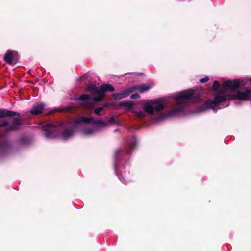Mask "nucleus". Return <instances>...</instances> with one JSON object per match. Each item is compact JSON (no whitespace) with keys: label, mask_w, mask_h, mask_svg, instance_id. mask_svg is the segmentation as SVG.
<instances>
[{"label":"nucleus","mask_w":251,"mask_h":251,"mask_svg":"<svg viewBox=\"0 0 251 251\" xmlns=\"http://www.w3.org/2000/svg\"><path fill=\"white\" fill-rule=\"evenodd\" d=\"M134 88H129L124 90L122 93H115L113 95L114 98L116 100H120L127 97L131 93L133 92Z\"/></svg>","instance_id":"9d476101"},{"label":"nucleus","mask_w":251,"mask_h":251,"mask_svg":"<svg viewBox=\"0 0 251 251\" xmlns=\"http://www.w3.org/2000/svg\"><path fill=\"white\" fill-rule=\"evenodd\" d=\"M195 98L194 91L192 89L185 90L174 95L176 104L178 106L179 108H182L185 106L189 100Z\"/></svg>","instance_id":"20e7f679"},{"label":"nucleus","mask_w":251,"mask_h":251,"mask_svg":"<svg viewBox=\"0 0 251 251\" xmlns=\"http://www.w3.org/2000/svg\"><path fill=\"white\" fill-rule=\"evenodd\" d=\"M180 109L179 108H176V109H175L174 110H173L171 112V115H173V114H175L178 111H179Z\"/></svg>","instance_id":"aec40b11"},{"label":"nucleus","mask_w":251,"mask_h":251,"mask_svg":"<svg viewBox=\"0 0 251 251\" xmlns=\"http://www.w3.org/2000/svg\"><path fill=\"white\" fill-rule=\"evenodd\" d=\"M114 122V117H111L109 118V123H113Z\"/></svg>","instance_id":"412c9836"},{"label":"nucleus","mask_w":251,"mask_h":251,"mask_svg":"<svg viewBox=\"0 0 251 251\" xmlns=\"http://www.w3.org/2000/svg\"><path fill=\"white\" fill-rule=\"evenodd\" d=\"M47 125L49 127H51L54 126L52 124H51V123L47 124Z\"/></svg>","instance_id":"4be33fe9"},{"label":"nucleus","mask_w":251,"mask_h":251,"mask_svg":"<svg viewBox=\"0 0 251 251\" xmlns=\"http://www.w3.org/2000/svg\"><path fill=\"white\" fill-rule=\"evenodd\" d=\"M250 81L251 82V79H250Z\"/></svg>","instance_id":"5701e85b"},{"label":"nucleus","mask_w":251,"mask_h":251,"mask_svg":"<svg viewBox=\"0 0 251 251\" xmlns=\"http://www.w3.org/2000/svg\"><path fill=\"white\" fill-rule=\"evenodd\" d=\"M4 60L10 64H15L18 60V56L16 52L8 51L4 57Z\"/></svg>","instance_id":"0eeeda50"},{"label":"nucleus","mask_w":251,"mask_h":251,"mask_svg":"<svg viewBox=\"0 0 251 251\" xmlns=\"http://www.w3.org/2000/svg\"><path fill=\"white\" fill-rule=\"evenodd\" d=\"M151 88V87L149 85H142L136 87H131V88H134L133 91L136 90H137L140 93H143L149 90Z\"/></svg>","instance_id":"ddd939ff"},{"label":"nucleus","mask_w":251,"mask_h":251,"mask_svg":"<svg viewBox=\"0 0 251 251\" xmlns=\"http://www.w3.org/2000/svg\"><path fill=\"white\" fill-rule=\"evenodd\" d=\"M246 79L239 80L235 79L233 81L227 80L224 82L223 84V89L224 92L227 91H234L239 88L241 85H244L246 83Z\"/></svg>","instance_id":"39448f33"},{"label":"nucleus","mask_w":251,"mask_h":251,"mask_svg":"<svg viewBox=\"0 0 251 251\" xmlns=\"http://www.w3.org/2000/svg\"><path fill=\"white\" fill-rule=\"evenodd\" d=\"M209 80V78L208 76H205L204 78H202L200 80V82L201 83H205L207 82Z\"/></svg>","instance_id":"a211bd4d"},{"label":"nucleus","mask_w":251,"mask_h":251,"mask_svg":"<svg viewBox=\"0 0 251 251\" xmlns=\"http://www.w3.org/2000/svg\"><path fill=\"white\" fill-rule=\"evenodd\" d=\"M77 100L81 101V104L83 105L85 108L90 109L93 108L92 105L89 103L90 96L89 95L83 94L79 97Z\"/></svg>","instance_id":"6e6552de"},{"label":"nucleus","mask_w":251,"mask_h":251,"mask_svg":"<svg viewBox=\"0 0 251 251\" xmlns=\"http://www.w3.org/2000/svg\"><path fill=\"white\" fill-rule=\"evenodd\" d=\"M136 113L137 116H138L140 118L143 117L145 116L144 112H143L141 111H140L139 112L137 111V112H136Z\"/></svg>","instance_id":"f3484780"},{"label":"nucleus","mask_w":251,"mask_h":251,"mask_svg":"<svg viewBox=\"0 0 251 251\" xmlns=\"http://www.w3.org/2000/svg\"><path fill=\"white\" fill-rule=\"evenodd\" d=\"M164 108V104L162 101L155 100L146 103L143 107L145 111L153 114L154 111L159 112Z\"/></svg>","instance_id":"423d86ee"},{"label":"nucleus","mask_w":251,"mask_h":251,"mask_svg":"<svg viewBox=\"0 0 251 251\" xmlns=\"http://www.w3.org/2000/svg\"><path fill=\"white\" fill-rule=\"evenodd\" d=\"M228 91L224 92L222 87L221 93L217 95L213 100L206 101V106L215 110L227 106L229 105L228 100L233 99L246 100L250 98L251 99V92L249 90H246L243 92L239 91L236 94L232 95H227Z\"/></svg>","instance_id":"f03ea898"},{"label":"nucleus","mask_w":251,"mask_h":251,"mask_svg":"<svg viewBox=\"0 0 251 251\" xmlns=\"http://www.w3.org/2000/svg\"><path fill=\"white\" fill-rule=\"evenodd\" d=\"M219 87H220V84L218 83V82L217 81H215L214 82V84H213V89L217 91L219 89Z\"/></svg>","instance_id":"2eb2a0df"},{"label":"nucleus","mask_w":251,"mask_h":251,"mask_svg":"<svg viewBox=\"0 0 251 251\" xmlns=\"http://www.w3.org/2000/svg\"><path fill=\"white\" fill-rule=\"evenodd\" d=\"M20 124L19 120L16 119L15 120L13 125L9 124L7 121H4L0 124V126H7V129L8 130H11L17 129Z\"/></svg>","instance_id":"1a4fd4ad"},{"label":"nucleus","mask_w":251,"mask_h":251,"mask_svg":"<svg viewBox=\"0 0 251 251\" xmlns=\"http://www.w3.org/2000/svg\"><path fill=\"white\" fill-rule=\"evenodd\" d=\"M88 123H94L96 124L95 129L106 126L107 123L103 122L101 120H94L92 117H87L85 116H78L76 119L69 124L70 129H66L61 135V138L62 140H67L73 135L74 133L76 131H80L83 135H90L93 134L95 132V129L86 130L84 128L86 126V124Z\"/></svg>","instance_id":"f257e3e1"},{"label":"nucleus","mask_w":251,"mask_h":251,"mask_svg":"<svg viewBox=\"0 0 251 251\" xmlns=\"http://www.w3.org/2000/svg\"><path fill=\"white\" fill-rule=\"evenodd\" d=\"M89 92L95 95L94 100L95 101H101L104 97V93L106 91L113 92L114 90V87L110 84L102 85L100 89L96 87L95 85H90L87 87Z\"/></svg>","instance_id":"7ed1b4c3"},{"label":"nucleus","mask_w":251,"mask_h":251,"mask_svg":"<svg viewBox=\"0 0 251 251\" xmlns=\"http://www.w3.org/2000/svg\"><path fill=\"white\" fill-rule=\"evenodd\" d=\"M102 110H103V108L102 107H99V108H97L95 109L94 112L97 115H99V114H100V112Z\"/></svg>","instance_id":"dca6fc26"},{"label":"nucleus","mask_w":251,"mask_h":251,"mask_svg":"<svg viewBox=\"0 0 251 251\" xmlns=\"http://www.w3.org/2000/svg\"><path fill=\"white\" fill-rule=\"evenodd\" d=\"M120 105L126 107L130 110L133 107V103L132 101L122 102L120 103Z\"/></svg>","instance_id":"4468645a"},{"label":"nucleus","mask_w":251,"mask_h":251,"mask_svg":"<svg viewBox=\"0 0 251 251\" xmlns=\"http://www.w3.org/2000/svg\"><path fill=\"white\" fill-rule=\"evenodd\" d=\"M43 108L44 105L42 103L35 104L33 107L31 113L32 115H34L40 114L42 112Z\"/></svg>","instance_id":"9b49d317"},{"label":"nucleus","mask_w":251,"mask_h":251,"mask_svg":"<svg viewBox=\"0 0 251 251\" xmlns=\"http://www.w3.org/2000/svg\"><path fill=\"white\" fill-rule=\"evenodd\" d=\"M139 97V95L137 93L133 94V95H131V96H130V98L132 99L138 98Z\"/></svg>","instance_id":"6ab92c4d"},{"label":"nucleus","mask_w":251,"mask_h":251,"mask_svg":"<svg viewBox=\"0 0 251 251\" xmlns=\"http://www.w3.org/2000/svg\"><path fill=\"white\" fill-rule=\"evenodd\" d=\"M15 115V113L13 111L6 109H0V117L4 118L7 116L12 117Z\"/></svg>","instance_id":"f8f14e48"}]
</instances>
